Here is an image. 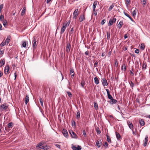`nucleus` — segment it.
Segmentation results:
<instances>
[{
	"instance_id": "obj_16",
	"label": "nucleus",
	"mask_w": 150,
	"mask_h": 150,
	"mask_svg": "<svg viewBox=\"0 0 150 150\" xmlns=\"http://www.w3.org/2000/svg\"><path fill=\"white\" fill-rule=\"evenodd\" d=\"M123 13L124 15L128 17L132 21L135 23L132 18L128 14L126 13L125 11H124Z\"/></svg>"
},
{
	"instance_id": "obj_20",
	"label": "nucleus",
	"mask_w": 150,
	"mask_h": 150,
	"mask_svg": "<svg viewBox=\"0 0 150 150\" xmlns=\"http://www.w3.org/2000/svg\"><path fill=\"white\" fill-rule=\"evenodd\" d=\"M70 74L72 78H73L74 76L75 73L74 70L73 69H71L70 70Z\"/></svg>"
},
{
	"instance_id": "obj_48",
	"label": "nucleus",
	"mask_w": 150,
	"mask_h": 150,
	"mask_svg": "<svg viewBox=\"0 0 150 150\" xmlns=\"http://www.w3.org/2000/svg\"><path fill=\"white\" fill-rule=\"evenodd\" d=\"M82 132H83V136L85 137H86L87 136V135H86V131H85V130H83L82 131Z\"/></svg>"
},
{
	"instance_id": "obj_12",
	"label": "nucleus",
	"mask_w": 150,
	"mask_h": 150,
	"mask_svg": "<svg viewBox=\"0 0 150 150\" xmlns=\"http://www.w3.org/2000/svg\"><path fill=\"white\" fill-rule=\"evenodd\" d=\"M115 134L117 140L120 141L121 139H122V137L117 132H115Z\"/></svg>"
},
{
	"instance_id": "obj_62",
	"label": "nucleus",
	"mask_w": 150,
	"mask_h": 150,
	"mask_svg": "<svg viewBox=\"0 0 150 150\" xmlns=\"http://www.w3.org/2000/svg\"><path fill=\"white\" fill-rule=\"evenodd\" d=\"M133 70L132 69V70H131L130 71V73L132 74V76H133L134 75V73H133Z\"/></svg>"
},
{
	"instance_id": "obj_59",
	"label": "nucleus",
	"mask_w": 150,
	"mask_h": 150,
	"mask_svg": "<svg viewBox=\"0 0 150 150\" xmlns=\"http://www.w3.org/2000/svg\"><path fill=\"white\" fill-rule=\"evenodd\" d=\"M4 53V51L3 50H1V49L0 50V55L2 54H3Z\"/></svg>"
},
{
	"instance_id": "obj_46",
	"label": "nucleus",
	"mask_w": 150,
	"mask_h": 150,
	"mask_svg": "<svg viewBox=\"0 0 150 150\" xmlns=\"http://www.w3.org/2000/svg\"><path fill=\"white\" fill-rule=\"evenodd\" d=\"M114 7V6L113 4H112V5H111L109 7L108 9V11H111Z\"/></svg>"
},
{
	"instance_id": "obj_58",
	"label": "nucleus",
	"mask_w": 150,
	"mask_h": 150,
	"mask_svg": "<svg viewBox=\"0 0 150 150\" xmlns=\"http://www.w3.org/2000/svg\"><path fill=\"white\" fill-rule=\"evenodd\" d=\"M135 52L137 54H139V51L138 49H137L135 50Z\"/></svg>"
},
{
	"instance_id": "obj_35",
	"label": "nucleus",
	"mask_w": 150,
	"mask_h": 150,
	"mask_svg": "<svg viewBox=\"0 0 150 150\" xmlns=\"http://www.w3.org/2000/svg\"><path fill=\"white\" fill-rule=\"evenodd\" d=\"M141 3L143 6L144 7L145 5L146 4V1H141Z\"/></svg>"
},
{
	"instance_id": "obj_5",
	"label": "nucleus",
	"mask_w": 150,
	"mask_h": 150,
	"mask_svg": "<svg viewBox=\"0 0 150 150\" xmlns=\"http://www.w3.org/2000/svg\"><path fill=\"white\" fill-rule=\"evenodd\" d=\"M66 27V24H63L61 28V31L60 33L61 34H63L64 32Z\"/></svg>"
},
{
	"instance_id": "obj_15",
	"label": "nucleus",
	"mask_w": 150,
	"mask_h": 150,
	"mask_svg": "<svg viewBox=\"0 0 150 150\" xmlns=\"http://www.w3.org/2000/svg\"><path fill=\"white\" fill-rule=\"evenodd\" d=\"M9 66H7L5 67L4 69V73L5 74L7 75L8 74V72L9 71Z\"/></svg>"
},
{
	"instance_id": "obj_17",
	"label": "nucleus",
	"mask_w": 150,
	"mask_h": 150,
	"mask_svg": "<svg viewBox=\"0 0 150 150\" xmlns=\"http://www.w3.org/2000/svg\"><path fill=\"white\" fill-rule=\"evenodd\" d=\"M29 96L28 94H26V96H25V104H27L28 102L29 101Z\"/></svg>"
},
{
	"instance_id": "obj_19",
	"label": "nucleus",
	"mask_w": 150,
	"mask_h": 150,
	"mask_svg": "<svg viewBox=\"0 0 150 150\" xmlns=\"http://www.w3.org/2000/svg\"><path fill=\"white\" fill-rule=\"evenodd\" d=\"M117 102V101L116 100L112 98V99H111L109 101V103H111L112 104H115Z\"/></svg>"
},
{
	"instance_id": "obj_32",
	"label": "nucleus",
	"mask_w": 150,
	"mask_h": 150,
	"mask_svg": "<svg viewBox=\"0 0 150 150\" xmlns=\"http://www.w3.org/2000/svg\"><path fill=\"white\" fill-rule=\"evenodd\" d=\"M106 137L107 141L109 143H111V140L109 136L107 134L106 135Z\"/></svg>"
},
{
	"instance_id": "obj_22",
	"label": "nucleus",
	"mask_w": 150,
	"mask_h": 150,
	"mask_svg": "<svg viewBox=\"0 0 150 150\" xmlns=\"http://www.w3.org/2000/svg\"><path fill=\"white\" fill-rule=\"evenodd\" d=\"M148 141V137L147 136H146L145 138L144 142L143 144V146H145L146 145Z\"/></svg>"
},
{
	"instance_id": "obj_40",
	"label": "nucleus",
	"mask_w": 150,
	"mask_h": 150,
	"mask_svg": "<svg viewBox=\"0 0 150 150\" xmlns=\"http://www.w3.org/2000/svg\"><path fill=\"white\" fill-rule=\"evenodd\" d=\"M26 43L25 41H24L23 42L22 44V45L21 46L22 47H23L24 48H26Z\"/></svg>"
},
{
	"instance_id": "obj_42",
	"label": "nucleus",
	"mask_w": 150,
	"mask_h": 150,
	"mask_svg": "<svg viewBox=\"0 0 150 150\" xmlns=\"http://www.w3.org/2000/svg\"><path fill=\"white\" fill-rule=\"evenodd\" d=\"M74 29L73 28H72L69 31V35L70 36L71 34H72L74 32Z\"/></svg>"
},
{
	"instance_id": "obj_63",
	"label": "nucleus",
	"mask_w": 150,
	"mask_h": 150,
	"mask_svg": "<svg viewBox=\"0 0 150 150\" xmlns=\"http://www.w3.org/2000/svg\"><path fill=\"white\" fill-rule=\"evenodd\" d=\"M14 77H15V79H14V80H15L16 79V78L17 76V75L16 74V72H15L14 74Z\"/></svg>"
},
{
	"instance_id": "obj_53",
	"label": "nucleus",
	"mask_w": 150,
	"mask_h": 150,
	"mask_svg": "<svg viewBox=\"0 0 150 150\" xmlns=\"http://www.w3.org/2000/svg\"><path fill=\"white\" fill-rule=\"evenodd\" d=\"M96 131L97 134H100L101 133V131L99 128L96 129Z\"/></svg>"
},
{
	"instance_id": "obj_18",
	"label": "nucleus",
	"mask_w": 150,
	"mask_h": 150,
	"mask_svg": "<svg viewBox=\"0 0 150 150\" xmlns=\"http://www.w3.org/2000/svg\"><path fill=\"white\" fill-rule=\"evenodd\" d=\"M98 2L97 1H95L93 5V11H95V8H96V6L97 5Z\"/></svg>"
},
{
	"instance_id": "obj_31",
	"label": "nucleus",
	"mask_w": 150,
	"mask_h": 150,
	"mask_svg": "<svg viewBox=\"0 0 150 150\" xmlns=\"http://www.w3.org/2000/svg\"><path fill=\"white\" fill-rule=\"evenodd\" d=\"M10 38H11L10 36H8L7 38H6V40H5V42H6H6L7 43V44L9 42V40H10Z\"/></svg>"
},
{
	"instance_id": "obj_37",
	"label": "nucleus",
	"mask_w": 150,
	"mask_h": 150,
	"mask_svg": "<svg viewBox=\"0 0 150 150\" xmlns=\"http://www.w3.org/2000/svg\"><path fill=\"white\" fill-rule=\"evenodd\" d=\"M13 123L12 122H10L8 124V127L9 128H10L13 125Z\"/></svg>"
},
{
	"instance_id": "obj_8",
	"label": "nucleus",
	"mask_w": 150,
	"mask_h": 150,
	"mask_svg": "<svg viewBox=\"0 0 150 150\" xmlns=\"http://www.w3.org/2000/svg\"><path fill=\"white\" fill-rule=\"evenodd\" d=\"M72 149L73 150H81V146L78 145L77 147L75 146H72Z\"/></svg>"
},
{
	"instance_id": "obj_1",
	"label": "nucleus",
	"mask_w": 150,
	"mask_h": 150,
	"mask_svg": "<svg viewBox=\"0 0 150 150\" xmlns=\"http://www.w3.org/2000/svg\"><path fill=\"white\" fill-rule=\"evenodd\" d=\"M37 42L35 38V37H34L33 40V51L35 50L37 46Z\"/></svg>"
},
{
	"instance_id": "obj_27",
	"label": "nucleus",
	"mask_w": 150,
	"mask_h": 150,
	"mask_svg": "<svg viewBox=\"0 0 150 150\" xmlns=\"http://www.w3.org/2000/svg\"><path fill=\"white\" fill-rule=\"evenodd\" d=\"M123 22L122 21H121L119 23L117 26L118 28L120 29L121 28L123 25Z\"/></svg>"
},
{
	"instance_id": "obj_26",
	"label": "nucleus",
	"mask_w": 150,
	"mask_h": 150,
	"mask_svg": "<svg viewBox=\"0 0 150 150\" xmlns=\"http://www.w3.org/2000/svg\"><path fill=\"white\" fill-rule=\"evenodd\" d=\"M26 7L24 6L21 12V15L22 16H23L25 13L26 11Z\"/></svg>"
},
{
	"instance_id": "obj_6",
	"label": "nucleus",
	"mask_w": 150,
	"mask_h": 150,
	"mask_svg": "<svg viewBox=\"0 0 150 150\" xmlns=\"http://www.w3.org/2000/svg\"><path fill=\"white\" fill-rule=\"evenodd\" d=\"M116 18H113L112 19H110L109 20V23L108 24V25L109 26L112 25L113 23H114L116 22Z\"/></svg>"
},
{
	"instance_id": "obj_41",
	"label": "nucleus",
	"mask_w": 150,
	"mask_h": 150,
	"mask_svg": "<svg viewBox=\"0 0 150 150\" xmlns=\"http://www.w3.org/2000/svg\"><path fill=\"white\" fill-rule=\"evenodd\" d=\"M85 84V82L84 81H82L81 83V86L82 88H84V86Z\"/></svg>"
},
{
	"instance_id": "obj_43",
	"label": "nucleus",
	"mask_w": 150,
	"mask_h": 150,
	"mask_svg": "<svg viewBox=\"0 0 150 150\" xmlns=\"http://www.w3.org/2000/svg\"><path fill=\"white\" fill-rule=\"evenodd\" d=\"M39 100H40V103L42 106L43 107V100H42V98H40Z\"/></svg>"
},
{
	"instance_id": "obj_55",
	"label": "nucleus",
	"mask_w": 150,
	"mask_h": 150,
	"mask_svg": "<svg viewBox=\"0 0 150 150\" xmlns=\"http://www.w3.org/2000/svg\"><path fill=\"white\" fill-rule=\"evenodd\" d=\"M98 62L96 61L95 63L94 64V67H96L97 66V65L98 64Z\"/></svg>"
},
{
	"instance_id": "obj_61",
	"label": "nucleus",
	"mask_w": 150,
	"mask_h": 150,
	"mask_svg": "<svg viewBox=\"0 0 150 150\" xmlns=\"http://www.w3.org/2000/svg\"><path fill=\"white\" fill-rule=\"evenodd\" d=\"M55 146H56L57 147L59 148H60V145H59V144H55Z\"/></svg>"
},
{
	"instance_id": "obj_34",
	"label": "nucleus",
	"mask_w": 150,
	"mask_h": 150,
	"mask_svg": "<svg viewBox=\"0 0 150 150\" xmlns=\"http://www.w3.org/2000/svg\"><path fill=\"white\" fill-rule=\"evenodd\" d=\"M94 106L95 109L96 110H97L98 109V104L97 103L95 102H94Z\"/></svg>"
},
{
	"instance_id": "obj_7",
	"label": "nucleus",
	"mask_w": 150,
	"mask_h": 150,
	"mask_svg": "<svg viewBox=\"0 0 150 150\" xmlns=\"http://www.w3.org/2000/svg\"><path fill=\"white\" fill-rule=\"evenodd\" d=\"M0 107L3 110H6L8 108V105L6 103H4L1 105Z\"/></svg>"
},
{
	"instance_id": "obj_45",
	"label": "nucleus",
	"mask_w": 150,
	"mask_h": 150,
	"mask_svg": "<svg viewBox=\"0 0 150 150\" xmlns=\"http://www.w3.org/2000/svg\"><path fill=\"white\" fill-rule=\"evenodd\" d=\"M136 13H137V12H136V11L135 10H134L132 11V16L134 17L136 15Z\"/></svg>"
},
{
	"instance_id": "obj_9",
	"label": "nucleus",
	"mask_w": 150,
	"mask_h": 150,
	"mask_svg": "<svg viewBox=\"0 0 150 150\" xmlns=\"http://www.w3.org/2000/svg\"><path fill=\"white\" fill-rule=\"evenodd\" d=\"M102 84L104 86L108 85V82L105 78H103L102 79Z\"/></svg>"
},
{
	"instance_id": "obj_47",
	"label": "nucleus",
	"mask_w": 150,
	"mask_h": 150,
	"mask_svg": "<svg viewBox=\"0 0 150 150\" xmlns=\"http://www.w3.org/2000/svg\"><path fill=\"white\" fill-rule=\"evenodd\" d=\"M67 93L69 97H72V94L69 91H67Z\"/></svg>"
},
{
	"instance_id": "obj_10",
	"label": "nucleus",
	"mask_w": 150,
	"mask_h": 150,
	"mask_svg": "<svg viewBox=\"0 0 150 150\" xmlns=\"http://www.w3.org/2000/svg\"><path fill=\"white\" fill-rule=\"evenodd\" d=\"M106 90L107 92V96L108 99L110 100L112 99L113 97L110 94L109 90L108 89H106Z\"/></svg>"
},
{
	"instance_id": "obj_2",
	"label": "nucleus",
	"mask_w": 150,
	"mask_h": 150,
	"mask_svg": "<svg viewBox=\"0 0 150 150\" xmlns=\"http://www.w3.org/2000/svg\"><path fill=\"white\" fill-rule=\"evenodd\" d=\"M78 9H76L74 11L73 13V18L75 19H76L77 16L78 15Z\"/></svg>"
},
{
	"instance_id": "obj_50",
	"label": "nucleus",
	"mask_w": 150,
	"mask_h": 150,
	"mask_svg": "<svg viewBox=\"0 0 150 150\" xmlns=\"http://www.w3.org/2000/svg\"><path fill=\"white\" fill-rule=\"evenodd\" d=\"M3 25L5 27H6V25H7V23L6 21V20L4 21V23H3Z\"/></svg>"
},
{
	"instance_id": "obj_60",
	"label": "nucleus",
	"mask_w": 150,
	"mask_h": 150,
	"mask_svg": "<svg viewBox=\"0 0 150 150\" xmlns=\"http://www.w3.org/2000/svg\"><path fill=\"white\" fill-rule=\"evenodd\" d=\"M104 146H105V148H107L108 146V144L107 142H105Z\"/></svg>"
},
{
	"instance_id": "obj_64",
	"label": "nucleus",
	"mask_w": 150,
	"mask_h": 150,
	"mask_svg": "<svg viewBox=\"0 0 150 150\" xmlns=\"http://www.w3.org/2000/svg\"><path fill=\"white\" fill-rule=\"evenodd\" d=\"M85 54L87 55H88L89 51H87L86 52H85Z\"/></svg>"
},
{
	"instance_id": "obj_33",
	"label": "nucleus",
	"mask_w": 150,
	"mask_h": 150,
	"mask_svg": "<svg viewBox=\"0 0 150 150\" xmlns=\"http://www.w3.org/2000/svg\"><path fill=\"white\" fill-rule=\"evenodd\" d=\"M80 112L79 111H78L77 112L76 114V118L77 119H79L80 117Z\"/></svg>"
},
{
	"instance_id": "obj_36",
	"label": "nucleus",
	"mask_w": 150,
	"mask_h": 150,
	"mask_svg": "<svg viewBox=\"0 0 150 150\" xmlns=\"http://www.w3.org/2000/svg\"><path fill=\"white\" fill-rule=\"evenodd\" d=\"M145 48V45L143 43H142L140 45V48L142 50H144Z\"/></svg>"
},
{
	"instance_id": "obj_25",
	"label": "nucleus",
	"mask_w": 150,
	"mask_h": 150,
	"mask_svg": "<svg viewBox=\"0 0 150 150\" xmlns=\"http://www.w3.org/2000/svg\"><path fill=\"white\" fill-rule=\"evenodd\" d=\"M94 82L97 85L99 83V80L97 77H95L94 78Z\"/></svg>"
},
{
	"instance_id": "obj_44",
	"label": "nucleus",
	"mask_w": 150,
	"mask_h": 150,
	"mask_svg": "<svg viewBox=\"0 0 150 150\" xmlns=\"http://www.w3.org/2000/svg\"><path fill=\"white\" fill-rule=\"evenodd\" d=\"M129 127L131 129H133V126L132 123L130 124H129Z\"/></svg>"
},
{
	"instance_id": "obj_56",
	"label": "nucleus",
	"mask_w": 150,
	"mask_h": 150,
	"mask_svg": "<svg viewBox=\"0 0 150 150\" xmlns=\"http://www.w3.org/2000/svg\"><path fill=\"white\" fill-rule=\"evenodd\" d=\"M4 5L3 4H1L0 5V11H1L2 9L3 8Z\"/></svg>"
},
{
	"instance_id": "obj_30",
	"label": "nucleus",
	"mask_w": 150,
	"mask_h": 150,
	"mask_svg": "<svg viewBox=\"0 0 150 150\" xmlns=\"http://www.w3.org/2000/svg\"><path fill=\"white\" fill-rule=\"evenodd\" d=\"M129 83L131 87L133 89V87L134 86V83L132 81L129 82Z\"/></svg>"
},
{
	"instance_id": "obj_11",
	"label": "nucleus",
	"mask_w": 150,
	"mask_h": 150,
	"mask_svg": "<svg viewBox=\"0 0 150 150\" xmlns=\"http://www.w3.org/2000/svg\"><path fill=\"white\" fill-rule=\"evenodd\" d=\"M85 20V16L84 14H81L79 16V20L80 22H81Z\"/></svg>"
},
{
	"instance_id": "obj_28",
	"label": "nucleus",
	"mask_w": 150,
	"mask_h": 150,
	"mask_svg": "<svg viewBox=\"0 0 150 150\" xmlns=\"http://www.w3.org/2000/svg\"><path fill=\"white\" fill-rule=\"evenodd\" d=\"M49 146L46 145L45 146H42L41 147V149H43L44 150H47L49 149Z\"/></svg>"
},
{
	"instance_id": "obj_39",
	"label": "nucleus",
	"mask_w": 150,
	"mask_h": 150,
	"mask_svg": "<svg viewBox=\"0 0 150 150\" xmlns=\"http://www.w3.org/2000/svg\"><path fill=\"white\" fill-rule=\"evenodd\" d=\"M110 38V32L108 31L107 32V38L109 40Z\"/></svg>"
},
{
	"instance_id": "obj_52",
	"label": "nucleus",
	"mask_w": 150,
	"mask_h": 150,
	"mask_svg": "<svg viewBox=\"0 0 150 150\" xmlns=\"http://www.w3.org/2000/svg\"><path fill=\"white\" fill-rule=\"evenodd\" d=\"M4 19V16L3 15H1L0 16V20L1 21L3 20Z\"/></svg>"
},
{
	"instance_id": "obj_13",
	"label": "nucleus",
	"mask_w": 150,
	"mask_h": 150,
	"mask_svg": "<svg viewBox=\"0 0 150 150\" xmlns=\"http://www.w3.org/2000/svg\"><path fill=\"white\" fill-rule=\"evenodd\" d=\"M102 145V143L100 140L97 141L96 142V145L98 147L100 148Z\"/></svg>"
},
{
	"instance_id": "obj_57",
	"label": "nucleus",
	"mask_w": 150,
	"mask_h": 150,
	"mask_svg": "<svg viewBox=\"0 0 150 150\" xmlns=\"http://www.w3.org/2000/svg\"><path fill=\"white\" fill-rule=\"evenodd\" d=\"M130 2V1H126V5L127 6H128Z\"/></svg>"
},
{
	"instance_id": "obj_3",
	"label": "nucleus",
	"mask_w": 150,
	"mask_h": 150,
	"mask_svg": "<svg viewBox=\"0 0 150 150\" xmlns=\"http://www.w3.org/2000/svg\"><path fill=\"white\" fill-rule=\"evenodd\" d=\"M67 45L66 47V51L69 53L70 50V49L71 47V44L67 42Z\"/></svg>"
},
{
	"instance_id": "obj_4",
	"label": "nucleus",
	"mask_w": 150,
	"mask_h": 150,
	"mask_svg": "<svg viewBox=\"0 0 150 150\" xmlns=\"http://www.w3.org/2000/svg\"><path fill=\"white\" fill-rule=\"evenodd\" d=\"M62 133L64 136L67 138L69 137V134L68 132L66 129H63L62 131Z\"/></svg>"
},
{
	"instance_id": "obj_49",
	"label": "nucleus",
	"mask_w": 150,
	"mask_h": 150,
	"mask_svg": "<svg viewBox=\"0 0 150 150\" xmlns=\"http://www.w3.org/2000/svg\"><path fill=\"white\" fill-rule=\"evenodd\" d=\"M6 43L5 42H2L0 45V46H1V47H3L4 45H6Z\"/></svg>"
},
{
	"instance_id": "obj_51",
	"label": "nucleus",
	"mask_w": 150,
	"mask_h": 150,
	"mask_svg": "<svg viewBox=\"0 0 150 150\" xmlns=\"http://www.w3.org/2000/svg\"><path fill=\"white\" fill-rule=\"evenodd\" d=\"M105 22V19H103L102 20V21L101 22V24L102 25H103L104 24V23Z\"/></svg>"
},
{
	"instance_id": "obj_14",
	"label": "nucleus",
	"mask_w": 150,
	"mask_h": 150,
	"mask_svg": "<svg viewBox=\"0 0 150 150\" xmlns=\"http://www.w3.org/2000/svg\"><path fill=\"white\" fill-rule=\"evenodd\" d=\"M5 59H1L0 61V67H2L5 63Z\"/></svg>"
},
{
	"instance_id": "obj_24",
	"label": "nucleus",
	"mask_w": 150,
	"mask_h": 150,
	"mask_svg": "<svg viewBox=\"0 0 150 150\" xmlns=\"http://www.w3.org/2000/svg\"><path fill=\"white\" fill-rule=\"evenodd\" d=\"M71 132H72V134L71 135V137L72 138H76V137H77V135L72 130H71Z\"/></svg>"
},
{
	"instance_id": "obj_38",
	"label": "nucleus",
	"mask_w": 150,
	"mask_h": 150,
	"mask_svg": "<svg viewBox=\"0 0 150 150\" xmlns=\"http://www.w3.org/2000/svg\"><path fill=\"white\" fill-rule=\"evenodd\" d=\"M147 66V64H145L144 63V64L142 66V69H143L144 70H145L146 69Z\"/></svg>"
},
{
	"instance_id": "obj_29",
	"label": "nucleus",
	"mask_w": 150,
	"mask_h": 150,
	"mask_svg": "<svg viewBox=\"0 0 150 150\" xmlns=\"http://www.w3.org/2000/svg\"><path fill=\"white\" fill-rule=\"evenodd\" d=\"M71 123L72 126L74 127H76V125L75 121L72 120L71 121Z\"/></svg>"
},
{
	"instance_id": "obj_54",
	"label": "nucleus",
	"mask_w": 150,
	"mask_h": 150,
	"mask_svg": "<svg viewBox=\"0 0 150 150\" xmlns=\"http://www.w3.org/2000/svg\"><path fill=\"white\" fill-rule=\"evenodd\" d=\"M70 23V21H69L67 22V23H63V24H66V26L67 27V26H68Z\"/></svg>"
},
{
	"instance_id": "obj_23",
	"label": "nucleus",
	"mask_w": 150,
	"mask_h": 150,
	"mask_svg": "<svg viewBox=\"0 0 150 150\" xmlns=\"http://www.w3.org/2000/svg\"><path fill=\"white\" fill-rule=\"evenodd\" d=\"M43 144V142H41L37 144L36 147L37 148L41 149V147H40V146H42Z\"/></svg>"
},
{
	"instance_id": "obj_21",
	"label": "nucleus",
	"mask_w": 150,
	"mask_h": 150,
	"mask_svg": "<svg viewBox=\"0 0 150 150\" xmlns=\"http://www.w3.org/2000/svg\"><path fill=\"white\" fill-rule=\"evenodd\" d=\"M139 123L141 126H143L145 125V122L143 119H141L139 120Z\"/></svg>"
}]
</instances>
